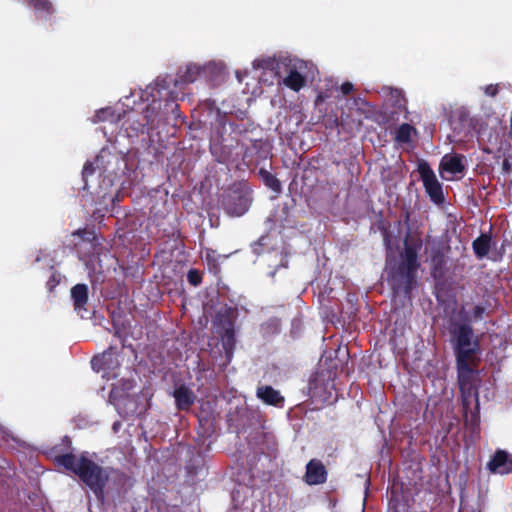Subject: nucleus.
Here are the masks:
<instances>
[{"label": "nucleus", "mask_w": 512, "mask_h": 512, "mask_svg": "<svg viewBox=\"0 0 512 512\" xmlns=\"http://www.w3.org/2000/svg\"><path fill=\"white\" fill-rule=\"evenodd\" d=\"M450 337L456 359L459 389L464 405H468L471 397H475L478 401L479 372L474 366L479 361L480 343L474 337L470 322H451Z\"/></svg>", "instance_id": "obj_1"}, {"label": "nucleus", "mask_w": 512, "mask_h": 512, "mask_svg": "<svg viewBox=\"0 0 512 512\" xmlns=\"http://www.w3.org/2000/svg\"><path fill=\"white\" fill-rule=\"evenodd\" d=\"M55 462L66 470L75 474L95 495L96 499L103 502L105 499V487L110 478L112 468H106L88 457L87 452L76 456L74 453H64L55 456Z\"/></svg>", "instance_id": "obj_2"}, {"label": "nucleus", "mask_w": 512, "mask_h": 512, "mask_svg": "<svg viewBox=\"0 0 512 512\" xmlns=\"http://www.w3.org/2000/svg\"><path fill=\"white\" fill-rule=\"evenodd\" d=\"M418 262V249L416 245H405L403 260L389 273L388 282L394 296H404L410 299L416 285V272Z\"/></svg>", "instance_id": "obj_3"}, {"label": "nucleus", "mask_w": 512, "mask_h": 512, "mask_svg": "<svg viewBox=\"0 0 512 512\" xmlns=\"http://www.w3.org/2000/svg\"><path fill=\"white\" fill-rule=\"evenodd\" d=\"M277 75L283 69L287 75L280 82L285 87L294 92H299L306 86L307 80L303 71L306 69V63L298 58H283L277 63Z\"/></svg>", "instance_id": "obj_4"}, {"label": "nucleus", "mask_w": 512, "mask_h": 512, "mask_svg": "<svg viewBox=\"0 0 512 512\" xmlns=\"http://www.w3.org/2000/svg\"><path fill=\"white\" fill-rule=\"evenodd\" d=\"M417 170L430 200L437 205L442 204L445 200L442 184L437 179L430 165L426 161H422L418 164Z\"/></svg>", "instance_id": "obj_5"}, {"label": "nucleus", "mask_w": 512, "mask_h": 512, "mask_svg": "<svg viewBox=\"0 0 512 512\" xmlns=\"http://www.w3.org/2000/svg\"><path fill=\"white\" fill-rule=\"evenodd\" d=\"M224 208L231 216H242L248 210L251 199L246 193L233 191L224 199Z\"/></svg>", "instance_id": "obj_6"}, {"label": "nucleus", "mask_w": 512, "mask_h": 512, "mask_svg": "<svg viewBox=\"0 0 512 512\" xmlns=\"http://www.w3.org/2000/svg\"><path fill=\"white\" fill-rule=\"evenodd\" d=\"M153 113L154 108L149 105L142 116L143 120L136 119L135 115H129L125 121L126 130H131L135 135H139L154 129L155 116Z\"/></svg>", "instance_id": "obj_7"}, {"label": "nucleus", "mask_w": 512, "mask_h": 512, "mask_svg": "<svg viewBox=\"0 0 512 512\" xmlns=\"http://www.w3.org/2000/svg\"><path fill=\"white\" fill-rule=\"evenodd\" d=\"M486 467L493 474H510L512 473V459L509 458V454L505 450L497 449Z\"/></svg>", "instance_id": "obj_8"}, {"label": "nucleus", "mask_w": 512, "mask_h": 512, "mask_svg": "<svg viewBox=\"0 0 512 512\" xmlns=\"http://www.w3.org/2000/svg\"><path fill=\"white\" fill-rule=\"evenodd\" d=\"M328 472L318 459H311L306 465L304 480L308 485H320L327 481Z\"/></svg>", "instance_id": "obj_9"}, {"label": "nucleus", "mask_w": 512, "mask_h": 512, "mask_svg": "<svg viewBox=\"0 0 512 512\" xmlns=\"http://www.w3.org/2000/svg\"><path fill=\"white\" fill-rule=\"evenodd\" d=\"M430 263H431V276L437 282L443 280L446 276L447 268V260L446 255L441 247H434L430 253Z\"/></svg>", "instance_id": "obj_10"}, {"label": "nucleus", "mask_w": 512, "mask_h": 512, "mask_svg": "<svg viewBox=\"0 0 512 512\" xmlns=\"http://www.w3.org/2000/svg\"><path fill=\"white\" fill-rule=\"evenodd\" d=\"M256 396L263 403L270 406L283 407L285 402V398L280 392L270 385L259 386L256 390Z\"/></svg>", "instance_id": "obj_11"}, {"label": "nucleus", "mask_w": 512, "mask_h": 512, "mask_svg": "<svg viewBox=\"0 0 512 512\" xmlns=\"http://www.w3.org/2000/svg\"><path fill=\"white\" fill-rule=\"evenodd\" d=\"M173 396L175 405L179 411H188L195 403L196 396L192 390L185 385L174 389Z\"/></svg>", "instance_id": "obj_12"}, {"label": "nucleus", "mask_w": 512, "mask_h": 512, "mask_svg": "<svg viewBox=\"0 0 512 512\" xmlns=\"http://www.w3.org/2000/svg\"><path fill=\"white\" fill-rule=\"evenodd\" d=\"M200 73L201 67L196 64L190 63L186 65L184 68H180L178 70L175 79V85L193 83L197 80Z\"/></svg>", "instance_id": "obj_13"}, {"label": "nucleus", "mask_w": 512, "mask_h": 512, "mask_svg": "<svg viewBox=\"0 0 512 512\" xmlns=\"http://www.w3.org/2000/svg\"><path fill=\"white\" fill-rule=\"evenodd\" d=\"M71 298L73 301L74 309L80 311L84 309L88 302V287L86 284H76L71 288Z\"/></svg>", "instance_id": "obj_14"}, {"label": "nucleus", "mask_w": 512, "mask_h": 512, "mask_svg": "<svg viewBox=\"0 0 512 512\" xmlns=\"http://www.w3.org/2000/svg\"><path fill=\"white\" fill-rule=\"evenodd\" d=\"M113 348L110 347L105 350L101 355L94 356L91 360L92 368L99 372L101 370H108L114 368L113 366Z\"/></svg>", "instance_id": "obj_15"}, {"label": "nucleus", "mask_w": 512, "mask_h": 512, "mask_svg": "<svg viewBox=\"0 0 512 512\" xmlns=\"http://www.w3.org/2000/svg\"><path fill=\"white\" fill-rule=\"evenodd\" d=\"M388 507L389 512H409L408 499L396 489H391Z\"/></svg>", "instance_id": "obj_16"}, {"label": "nucleus", "mask_w": 512, "mask_h": 512, "mask_svg": "<svg viewBox=\"0 0 512 512\" xmlns=\"http://www.w3.org/2000/svg\"><path fill=\"white\" fill-rule=\"evenodd\" d=\"M440 167L451 174H461L465 171L463 156L455 154L449 158L444 157L440 163Z\"/></svg>", "instance_id": "obj_17"}, {"label": "nucleus", "mask_w": 512, "mask_h": 512, "mask_svg": "<svg viewBox=\"0 0 512 512\" xmlns=\"http://www.w3.org/2000/svg\"><path fill=\"white\" fill-rule=\"evenodd\" d=\"M491 247V236L486 233H482L472 242V248L475 256L478 259H482L488 255Z\"/></svg>", "instance_id": "obj_18"}, {"label": "nucleus", "mask_w": 512, "mask_h": 512, "mask_svg": "<svg viewBox=\"0 0 512 512\" xmlns=\"http://www.w3.org/2000/svg\"><path fill=\"white\" fill-rule=\"evenodd\" d=\"M24 2L36 13L44 16H50L55 12L54 6L50 0H24Z\"/></svg>", "instance_id": "obj_19"}, {"label": "nucleus", "mask_w": 512, "mask_h": 512, "mask_svg": "<svg viewBox=\"0 0 512 512\" xmlns=\"http://www.w3.org/2000/svg\"><path fill=\"white\" fill-rule=\"evenodd\" d=\"M258 175L262 179L265 186H267L274 192H277V193L281 192V189H282L281 182L274 174L270 173L265 168H260L258 171Z\"/></svg>", "instance_id": "obj_20"}, {"label": "nucleus", "mask_w": 512, "mask_h": 512, "mask_svg": "<svg viewBox=\"0 0 512 512\" xmlns=\"http://www.w3.org/2000/svg\"><path fill=\"white\" fill-rule=\"evenodd\" d=\"M414 130L413 126L408 123L401 124L396 130L395 140L399 143H409Z\"/></svg>", "instance_id": "obj_21"}, {"label": "nucleus", "mask_w": 512, "mask_h": 512, "mask_svg": "<svg viewBox=\"0 0 512 512\" xmlns=\"http://www.w3.org/2000/svg\"><path fill=\"white\" fill-rule=\"evenodd\" d=\"M235 344H236V339H235L234 330L232 328L226 329L223 347L225 349V353H226L228 360H230V358L233 354Z\"/></svg>", "instance_id": "obj_22"}, {"label": "nucleus", "mask_w": 512, "mask_h": 512, "mask_svg": "<svg viewBox=\"0 0 512 512\" xmlns=\"http://www.w3.org/2000/svg\"><path fill=\"white\" fill-rule=\"evenodd\" d=\"M202 272L197 269H190L187 273V280L190 285L197 287L202 283Z\"/></svg>", "instance_id": "obj_23"}, {"label": "nucleus", "mask_w": 512, "mask_h": 512, "mask_svg": "<svg viewBox=\"0 0 512 512\" xmlns=\"http://www.w3.org/2000/svg\"><path fill=\"white\" fill-rule=\"evenodd\" d=\"M73 236H78L84 241L92 242L95 240V232L87 228H81L72 233Z\"/></svg>", "instance_id": "obj_24"}, {"label": "nucleus", "mask_w": 512, "mask_h": 512, "mask_svg": "<svg viewBox=\"0 0 512 512\" xmlns=\"http://www.w3.org/2000/svg\"><path fill=\"white\" fill-rule=\"evenodd\" d=\"M61 281V275L57 271H53L46 282V288L49 292H52L54 288L59 285Z\"/></svg>", "instance_id": "obj_25"}, {"label": "nucleus", "mask_w": 512, "mask_h": 512, "mask_svg": "<svg viewBox=\"0 0 512 512\" xmlns=\"http://www.w3.org/2000/svg\"><path fill=\"white\" fill-rule=\"evenodd\" d=\"M274 60L267 58V59H257L253 62L254 68H263V69H269L273 68Z\"/></svg>", "instance_id": "obj_26"}, {"label": "nucleus", "mask_w": 512, "mask_h": 512, "mask_svg": "<svg viewBox=\"0 0 512 512\" xmlns=\"http://www.w3.org/2000/svg\"><path fill=\"white\" fill-rule=\"evenodd\" d=\"M484 313H485V307L482 305H476L472 310V319L474 321L482 320Z\"/></svg>", "instance_id": "obj_27"}, {"label": "nucleus", "mask_w": 512, "mask_h": 512, "mask_svg": "<svg viewBox=\"0 0 512 512\" xmlns=\"http://www.w3.org/2000/svg\"><path fill=\"white\" fill-rule=\"evenodd\" d=\"M94 171H95V168L91 162L85 163L83 170H82L83 178H86V177L92 175L94 173Z\"/></svg>", "instance_id": "obj_28"}, {"label": "nucleus", "mask_w": 512, "mask_h": 512, "mask_svg": "<svg viewBox=\"0 0 512 512\" xmlns=\"http://www.w3.org/2000/svg\"><path fill=\"white\" fill-rule=\"evenodd\" d=\"M466 424L469 425L472 429L479 426V415L477 413H473L468 420L466 418Z\"/></svg>", "instance_id": "obj_29"}, {"label": "nucleus", "mask_w": 512, "mask_h": 512, "mask_svg": "<svg viewBox=\"0 0 512 512\" xmlns=\"http://www.w3.org/2000/svg\"><path fill=\"white\" fill-rule=\"evenodd\" d=\"M485 93L488 96L494 97L498 94V86L497 85H488L485 88Z\"/></svg>", "instance_id": "obj_30"}, {"label": "nucleus", "mask_w": 512, "mask_h": 512, "mask_svg": "<svg viewBox=\"0 0 512 512\" xmlns=\"http://www.w3.org/2000/svg\"><path fill=\"white\" fill-rule=\"evenodd\" d=\"M341 92L344 94V95H348L350 94L352 91H353V84L350 83V82H344L342 85H341Z\"/></svg>", "instance_id": "obj_31"}, {"label": "nucleus", "mask_w": 512, "mask_h": 512, "mask_svg": "<svg viewBox=\"0 0 512 512\" xmlns=\"http://www.w3.org/2000/svg\"><path fill=\"white\" fill-rule=\"evenodd\" d=\"M216 161L219 163H227L230 161L229 153L222 152L219 156L216 157Z\"/></svg>", "instance_id": "obj_32"}, {"label": "nucleus", "mask_w": 512, "mask_h": 512, "mask_svg": "<svg viewBox=\"0 0 512 512\" xmlns=\"http://www.w3.org/2000/svg\"><path fill=\"white\" fill-rule=\"evenodd\" d=\"M502 169H503V171H505V172H507V173H508V172H510V170H511V165H510V162H509V160H508V159H504V160H503V163H502Z\"/></svg>", "instance_id": "obj_33"}, {"label": "nucleus", "mask_w": 512, "mask_h": 512, "mask_svg": "<svg viewBox=\"0 0 512 512\" xmlns=\"http://www.w3.org/2000/svg\"><path fill=\"white\" fill-rule=\"evenodd\" d=\"M261 144H262V140L261 139L253 140L252 141V146H253L254 149H258L261 146Z\"/></svg>", "instance_id": "obj_34"}, {"label": "nucleus", "mask_w": 512, "mask_h": 512, "mask_svg": "<svg viewBox=\"0 0 512 512\" xmlns=\"http://www.w3.org/2000/svg\"><path fill=\"white\" fill-rule=\"evenodd\" d=\"M63 442L65 443V445L67 446H71L72 444V441H71V438L69 436H64L63 437Z\"/></svg>", "instance_id": "obj_35"}, {"label": "nucleus", "mask_w": 512, "mask_h": 512, "mask_svg": "<svg viewBox=\"0 0 512 512\" xmlns=\"http://www.w3.org/2000/svg\"><path fill=\"white\" fill-rule=\"evenodd\" d=\"M172 236H173V238H175V239H179V238L181 237V232H180V230H178V229H177V230L173 231Z\"/></svg>", "instance_id": "obj_36"}, {"label": "nucleus", "mask_w": 512, "mask_h": 512, "mask_svg": "<svg viewBox=\"0 0 512 512\" xmlns=\"http://www.w3.org/2000/svg\"><path fill=\"white\" fill-rule=\"evenodd\" d=\"M115 397H116V388H112L111 392H110V395H109V398L111 400V399H113Z\"/></svg>", "instance_id": "obj_37"}]
</instances>
